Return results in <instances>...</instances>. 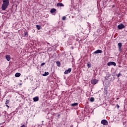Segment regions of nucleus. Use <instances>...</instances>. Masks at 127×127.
I'll list each match as a JSON object with an SVG mask.
<instances>
[{
    "mask_svg": "<svg viewBox=\"0 0 127 127\" xmlns=\"http://www.w3.org/2000/svg\"><path fill=\"white\" fill-rule=\"evenodd\" d=\"M3 3L1 6L2 10H5L9 5V0H2Z\"/></svg>",
    "mask_w": 127,
    "mask_h": 127,
    "instance_id": "f257e3e1",
    "label": "nucleus"
},
{
    "mask_svg": "<svg viewBox=\"0 0 127 127\" xmlns=\"http://www.w3.org/2000/svg\"><path fill=\"white\" fill-rule=\"evenodd\" d=\"M98 82H99V80H97L96 79H93L91 80V83L93 85H96V84H98Z\"/></svg>",
    "mask_w": 127,
    "mask_h": 127,
    "instance_id": "f03ea898",
    "label": "nucleus"
},
{
    "mask_svg": "<svg viewBox=\"0 0 127 127\" xmlns=\"http://www.w3.org/2000/svg\"><path fill=\"white\" fill-rule=\"evenodd\" d=\"M101 124L102 125H103V126H108L109 123L107 122V120H103L101 121Z\"/></svg>",
    "mask_w": 127,
    "mask_h": 127,
    "instance_id": "7ed1b4c3",
    "label": "nucleus"
},
{
    "mask_svg": "<svg viewBox=\"0 0 127 127\" xmlns=\"http://www.w3.org/2000/svg\"><path fill=\"white\" fill-rule=\"evenodd\" d=\"M125 25L123 23H121L118 26V29H123V28H125Z\"/></svg>",
    "mask_w": 127,
    "mask_h": 127,
    "instance_id": "20e7f679",
    "label": "nucleus"
},
{
    "mask_svg": "<svg viewBox=\"0 0 127 127\" xmlns=\"http://www.w3.org/2000/svg\"><path fill=\"white\" fill-rule=\"evenodd\" d=\"M108 66H111V65H113V66H116L117 65V64H116V63L114 62H110L109 63H108L107 64Z\"/></svg>",
    "mask_w": 127,
    "mask_h": 127,
    "instance_id": "39448f33",
    "label": "nucleus"
},
{
    "mask_svg": "<svg viewBox=\"0 0 127 127\" xmlns=\"http://www.w3.org/2000/svg\"><path fill=\"white\" fill-rule=\"evenodd\" d=\"M71 71H72V69H71V68H69L67 70L64 71V74L67 75V74H68V73H71Z\"/></svg>",
    "mask_w": 127,
    "mask_h": 127,
    "instance_id": "423d86ee",
    "label": "nucleus"
},
{
    "mask_svg": "<svg viewBox=\"0 0 127 127\" xmlns=\"http://www.w3.org/2000/svg\"><path fill=\"white\" fill-rule=\"evenodd\" d=\"M122 46H123V44H122V43H118V47H119V51H122Z\"/></svg>",
    "mask_w": 127,
    "mask_h": 127,
    "instance_id": "0eeeda50",
    "label": "nucleus"
},
{
    "mask_svg": "<svg viewBox=\"0 0 127 127\" xmlns=\"http://www.w3.org/2000/svg\"><path fill=\"white\" fill-rule=\"evenodd\" d=\"M94 54H98V53H103V51L101 50H97L94 52Z\"/></svg>",
    "mask_w": 127,
    "mask_h": 127,
    "instance_id": "6e6552de",
    "label": "nucleus"
},
{
    "mask_svg": "<svg viewBox=\"0 0 127 127\" xmlns=\"http://www.w3.org/2000/svg\"><path fill=\"white\" fill-rule=\"evenodd\" d=\"M33 100L34 102H38V101H39V98L38 97V96H36L33 98Z\"/></svg>",
    "mask_w": 127,
    "mask_h": 127,
    "instance_id": "1a4fd4ad",
    "label": "nucleus"
},
{
    "mask_svg": "<svg viewBox=\"0 0 127 127\" xmlns=\"http://www.w3.org/2000/svg\"><path fill=\"white\" fill-rule=\"evenodd\" d=\"M5 58L7 61H10V56L6 55V56H5Z\"/></svg>",
    "mask_w": 127,
    "mask_h": 127,
    "instance_id": "9d476101",
    "label": "nucleus"
},
{
    "mask_svg": "<svg viewBox=\"0 0 127 127\" xmlns=\"http://www.w3.org/2000/svg\"><path fill=\"white\" fill-rule=\"evenodd\" d=\"M55 11H56V9H55V8H52L50 10L51 13H54V12H55Z\"/></svg>",
    "mask_w": 127,
    "mask_h": 127,
    "instance_id": "9b49d317",
    "label": "nucleus"
},
{
    "mask_svg": "<svg viewBox=\"0 0 127 127\" xmlns=\"http://www.w3.org/2000/svg\"><path fill=\"white\" fill-rule=\"evenodd\" d=\"M20 75H21V74H20V73L17 72L15 74V77H20Z\"/></svg>",
    "mask_w": 127,
    "mask_h": 127,
    "instance_id": "f8f14e48",
    "label": "nucleus"
},
{
    "mask_svg": "<svg viewBox=\"0 0 127 127\" xmlns=\"http://www.w3.org/2000/svg\"><path fill=\"white\" fill-rule=\"evenodd\" d=\"M57 6H64V4L61 2L58 3Z\"/></svg>",
    "mask_w": 127,
    "mask_h": 127,
    "instance_id": "ddd939ff",
    "label": "nucleus"
},
{
    "mask_svg": "<svg viewBox=\"0 0 127 127\" xmlns=\"http://www.w3.org/2000/svg\"><path fill=\"white\" fill-rule=\"evenodd\" d=\"M77 105H78V103H74L71 104V106L72 107H76V106H77Z\"/></svg>",
    "mask_w": 127,
    "mask_h": 127,
    "instance_id": "4468645a",
    "label": "nucleus"
},
{
    "mask_svg": "<svg viewBox=\"0 0 127 127\" xmlns=\"http://www.w3.org/2000/svg\"><path fill=\"white\" fill-rule=\"evenodd\" d=\"M36 28H37L38 30H40V29H41V26H40V25H37Z\"/></svg>",
    "mask_w": 127,
    "mask_h": 127,
    "instance_id": "2eb2a0df",
    "label": "nucleus"
},
{
    "mask_svg": "<svg viewBox=\"0 0 127 127\" xmlns=\"http://www.w3.org/2000/svg\"><path fill=\"white\" fill-rule=\"evenodd\" d=\"M49 75V72H45V73L43 74V76H48Z\"/></svg>",
    "mask_w": 127,
    "mask_h": 127,
    "instance_id": "dca6fc26",
    "label": "nucleus"
},
{
    "mask_svg": "<svg viewBox=\"0 0 127 127\" xmlns=\"http://www.w3.org/2000/svg\"><path fill=\"white\" fill-rule=\"evenodd\" d=\"M24 37L28 36V32L27 31L24 32Z\"/></svg>",
    "mask_w": 127,
    "mask_h": 127,
    "instance_id": "f3484780",
    "label": "nucleus"
},
{
    "mask_svg": "<svg viewBox=\"0 0 127 127\" xmlns=\"http://www.w3.org/2000/svg\"><path fill=\"white\" fill-rule=\"evenodd\" d=\"M90 102H94V101H95V98L94 97H91L90 98Z\"/></svg>",
    "mask_w": 127,
    "mask_h": 127,
    "instance_id": "a211bd4d",
    "label": "nucleus"
},
{
    "mask_svg": "<svg viewBox=\"0 0 127 127\" xmlns=\"http://www.w3.org/2000/svg\"><path fill=\"white\" fill-rule=\"evenodd\" d=\"M66 18H67V17L66 16H64L62 18L63 20H66Z\"/></svg>",
    "mask_w": 127,
    "mask_h": 127,
    "instance_id": "6ab92c4d",
    "label": "nucleus"
},
{
    "mask_svg": "<svg viewBox=\"0 0 127 127\" xmlns=\"http://www.w3.org/2000/svg\"><path fill=\"white\" fill-rule=\"evenodd\" d=\"M56 64L57 66H60V62H57Z\"/></svg>",
    "mask_w": 127,
    "mask_h": 127,
    "instance_id": "aec40b11",
    "label": "nucleus"
},
{
    "mask_svg": "<svg viewBox=\"0 0 127 127\" xmlns=\"http://www.w3.org/2000/svg\"><path fill=\"white\" fill-rule=\"evenodd\" d=\"M87 67H88V68H90L91 67V64H87Z\"/></svg>",
    "mask_w": 127,
    "mask_h": 127,
    "instance_id": "412c9836",
    "label": "nucleus"
},
{
    "mask_svg": "<svg viewBox=\"0 0 127 127\" xmlns=\"http://www.w3.org/2000/svg\"><path fill=\"white\" fill-rule=\"evenodd\" d=\"M121 75H122L121 74V73H119L118 75H117V77L119 78L120 77V76H121Z\"/></svg>",
    "mask_w": 127,
    "mask_h": 127,
    "instance_id": "4be33fe9",
    "label": "nucleus"
},
{
    "mask_svg": "<svg viewBox=\"0 0 127 127\" xmlns=\"http://www.w3.org/2000/svg\"><path fill=\"white\" fill-rule=\"evenodd\" d=\"M8 103H9V101L8 100H6V101L5 102V105H7V104H8Z\"/></svg>",
    "mask_w": 127,
    "mask_h": 127,
    "instance_id": "5701e85b",
    "label": "nucleus"
},
{
    "mask_svg": "<svg viewBox=\"0 0 127 127\" xmlns=\"http://www.w3.org/2000/svg\"><path fill=\"white\" fill-rule=\"evenodd\" d=\"M44 65H45V63H42L41 64V66H43Z\"/></svg>",
    "mask_w": 127,
    "mask_h": 127,
    "instance_id": "b1692460",
    "label": "nucleus"
},
{
    "mask_svg": "<svg viewBox=\"0 0 127 127\" xmlns=\"http://www.w3.org/2000/svg\"><path fill=\"white\" fill-rule=\"evenodd\" d=\"M116 107H117V108H118V109H119V108H120V106L119 105V104H117Z\"/></svg>",
    "mask_w": 127,
    "mask_h": 127,
    "instance_id": "393cba45",
    "label": "nucleus"
},
{
    "mask_svg": "<svg viewBox=\"0 0 127 127\" xmlns=\"http://www.w3.org/2000/svg\"><path fill=\"white\" fill-rule=\"evenodd\" d=\"M6 107H7V108H9V106H8L7 104H6Z\"/></svg>",
    "mask_w": 127,
    "mask_h": 127,
    "instance_id": "a878e982",
    "label": "nucleus"
},
{
    "mask_svg": "<svg viewBox=\"0 0 127 127\" xmlns=\"http://www.w3.org/2000/svg\"><path fill=\"white\" fill-rule=\"evenodd\" d=\"M58 117H60V114H59V115H58Z\"/></svg>",
    "mask_w": 127,
    "mask_h": 127,
    "instance_id": "bb28decb",
    "label": "nucleus"
},
{
    "mask_svg": "<svg viewBox=\"0 0 127 127\" xmlns=\"http://www.w3.org/2000/svg\"><path fill=\"white\" fill-rule=\"evenodd\" d=\"M119 99H120V98H117V100H119Z\"/></svg>",
    "mask_w": 127,
    "mask_h": 127,
    "instance_id": "cd10ccee",
    "label": "nucleus"
},
{
    "mask_svg": "<svg viewBox=\"0 0 127 127\" xmlns=\"http://www.w3.org/2000/svg\"><path fill=\"white\" fill-rule=\"evenodd\" d=\"M48 44L49 45V44H49V43H48Z\"/></svg>",
    "mask_w": 127,
    "mask_h": 127,
    "instance_id": "c85d7f7f",
    "label": "nucleus"
},
{
    "mask_svg": "<svg viewBox=\"0 0 127 127\" xmlns=\"http://www.w3.org/2000/svg\"><path fill=\"white\" fill-rule=\"evenodd\" d=\"M20 85H22V84L21 83V84H20Z\"/></svg>",
    "mask_w": 127,
    "mask_h": 127,
    "instance_id": "c756f323",
    "label": "nucleus"
}]
</instances>
